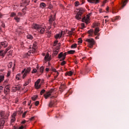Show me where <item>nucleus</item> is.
Returning a JSON list of instances; mask_svg holds the SVG:
<instances>
[{
  "instance_id": "obj_53",
  "label": "nucleus",
  "mask_w": 129,
  "mask_h": 129,
  "mask_svg": "<svg viewBox=\"0 0 129 129\" xmlns=\"http://www.w3.org/2000/svg\"><path fill=\"white\" fill-rule=\"evenodd\" d=\"M12 92H16L17 91V89H16V88L15 87H14L12 88Z\"/></svg>"
},
{
  "instance_id": "obj_5",
  "label": "nucleus",
  "mask_w": 129,
  "mask_h": 129,
  "mask_svg": "<svg viewBox=\"0 0 129 129\" xmlns=\"http://www.w3.org/2000/svg\"><path fill=\"white\" fill-rule=\"evenodd\" d=\"M90 16L87 15L86 17H84L82 18V21L86 24H89V21H90Z\"/></svg>"
},
{
  "instance_id": "obj_20",
  "label": "nucleus",
  "mask_w": 129,
  "mask_h": 129,
  "mask_svg": "<svg viewBox=\"0 0 129 129\" xmlns=\"http://www.w3.org/2000/svg\"><path fill=\"white\" fill-rule=\"evenodd\" d=\"M29 4H30V0H22L23 6H28Z\"/></svg>"
},
{
  "instance_id": "obj_2",
  "label": "nucleus",
  "mask_w": 129,
  "mask_h": 129,
  "mask_svg": "<svg viewBox=\"0 0 129 129\" xmlns=\"http://www.w3.org/2000/svg\"><path fill=\"white\" fill-rule=\"evenodd\" d=\"M9 114L6 113H1L0 116L1 118H0V128H3V126L5 124V119H7L9 117Z\"/></svg>"
},
{
  "instance_id": "obj_46",
  "label": "nucleus",
  "mask_w": 129,
  "mask_h": 129,
  "mask_svg": "<svg viewBox=\"0 0 129 129\" xmlns=\"http://www.w3.org/2000/svg\"><path fill=\"white\" fill-rule=\"evenodd\" d=\"M68 54H74L75 50H69L68 51Z\"/></svg>"
},
{
  "instance_id": "obj_23",
  "label": "nucleus",
  "mask_w": 129,
  "mask_h": 129,
  "mask_svg": "<svg viewBox=\"0 0 129 129\" xmlns=\"http://www.w3.org/2000/svg\"><path fill=\"white\" fill-rule=\"evenodd\" d=\"M74 31H75V29L74 28H72V30L68 31L67 34L69 35V36H72L74 33Z\"/></svg>"
},
{
  "instance_id": "obj_38",
  "label": "nucleus",
  "mask_w": 129,
  "mask_h": 129,
  "mask_svg": "<svg viewBox=\"0 0 129 129\" xmlns=\"http://www.w3.org/2000/svg\"><path fill=\"white\" fill-rule=\"evenodd\" d=\"M104 18L105 19H106H106L105 20V24H106V23H108V22H109V20L108 19V16H104Z\"/></svg>"
},
{
  "instance_id": "obj_17",
  "label": "nucleus",
  "mask_w": 129,
  "mask_h": 129,
  "mask_svg": "<svg viewBox=\"0 0 129 129\" xmlns=\"http://www.w3.org/2000/svg\"><path fill=\"white\" fill-rule=\"evenodd\" d=\"M46 29L45 27H41L40 29L38 31L40 34L42 35V34H44L45 33V30Z\"/></svg>"
},
{
  "instance_id": "obj_51",
  "label": "nucleus",
  "mask_w": 129,
  "mask_h": 129,
  "mask_svg": "<svg viewBox=\"0 0 129 129\" xmlns=\"http://www.w3.org/2000/svg\"><path fill=\"white\" fill-rule=\"evenodd\" d=\"M79 2L77 1L76 2H75V7H78V6H79Z\"/></svg>"
},
{
  "instance_id": "obj_28",
  "label": "nucleus",
  "mask_w": 129,
  "mask_h": 129,
  "mask_svg": "<svg viewBox=\"0 0 129 129\" xmlns=\"http://www.w3.org/2000/svg\"><path fill=\"white\" fill-rule=\"evenodd\" d=\"M39 7L41 9H44V8H46V4H45L44 3H40Z\"/></svg>"
},
{
  "instance_id": "obj_62",
  "label": "nucleus",
  "mask_w": 129,
  "mask_h": 129,
  "mask_svg": "<svg viewBox=\"0 0 129 129\" xmlns=\"http://www.w3.org/2000/svg\"><path fill=\"white\" fill-rule=\"evenodd\" d=\"M10 49H11V48H10V47H8L7 48H6V49L5 50V53H7V52H8L9 51V50H10Z\"/></svg>"
},
{
  "instance_id": "obj_64",
  "label": "nucleus",
  "mask_w": 129,
  "mask_h": 129,
  "mask_svg": "<svg viewBox=\"0 0 129 129\" xmlns=\"http://www.w3.org/2000/svg\"><path fill=\"white\" fill-rule=\"evenodd\" d=\"M24 128H25V127L22 125V126L19 127V129H24Z\"/></svg>"
},
{
  "instance_id": "obj_32",
  "label": "nucleus",
  "mask_w": 129,
  "mask_h": 129,
  "mask_svg": "<svg viewBox=\"0 0 129 129\" xmlns=\"http://www.w3.org/2000/svg\"><path fill=\"white\" fill-rule=\"evenodd\" d=\"M73 74V73L72 72V71H69L66 73V75H68V76H72Z\"/></svg>"
},
{
  "instance_id": "obj_41",
  "label": "nucleus",
  "mask_w": 129,
  "mask_h": 129,
  "mask_svg": "<svg viewBox=\"0 0 129 129\" xmlns=\"http://www.w3.org/2000/svg\"><path fill=\"white\" fill-rule=\"evenodd\" d=\"M16 14L15 12H12L10 14L11 18H13V17H16Z\"/></svg>"
},
{
  "instance_id": "obj_7",
  "label": "nucleus",
  "mask_w": 129,
  "mask_h": 129,
  "mask_svg": "<svg viewBox=\"0 0 129 129\" xmlns=\"http://www.w3.org/2000/svg\"><path fill=\"white\" fill-rule=\"evenodd\" d=\"M41 27H42L41 25H39L37 24H33L32 25V29H35L36 31H39L41 29Z\"/></svg>"
},
{
  "instance_id": "obj_15",
  "label": "nucleus",
  "mask_w": 129,
  "mask_h": 129,
  "mask_svg": "<svg viewBox=\"0 0 129 129\" xmlns=\"http://www.w3.org/2000/svg\"><path fill=\"white\" fill-rule=\"evenodd\" d=\"M45 61H51V56L49 55V53H46V55L44 57Z\"/></svg>"
},
{
  "instance_id": "obj_36",
  "label": "nucleus",
  "mask_w": 129,
  "mask_h": 129,
  "mask_svg": "<svg viewBox=\"0 0 129 129\" xmlns=\"http://www.w3.org/2000/svg\"><path fill=\"white\" fill-rule=\"evenodd\" d=\"M5 53L4 52V50H0V56L5 57Z\"/></svg>"
},
{
  "instance_id": "obj_52",
  "label": "nucleus",
  "mask_w": 129,
  "mask_h": 129,
  "mask_svg": "<svg viewBox=\"0 0 129 129\" xmlns=\"http://www.w3.org/2000/svg\"><path fill=\"white\" fill-rule=\"evenodd\" d=\"M21 27L17 29V31L19 34H21L22 33V31L21 30Z\"/></svg>"
},
{
  "instance_id": "obj_37",
  "label": "nucleus",
  "mask_w": 129,
  "mask_h": 129,
  "mask_svg": "<svg viewBox=\"0 0 129 129\" xmlns=\"http://www.w3.org/2000/svg\"><path fill=\"white\" fill-rule=\"evenodd\" d=\"M21 74H18L16 76V80H20V77H21Z\"/></svg>"
},
{
  "instance_id": "obj_6",
  "label": "nucleus",
  "mask_w": 129,
  "mask_h": 129,
  "mask_svg": "<svg viewBox=\"0 0 129 129\" xmlns=\"http://www.w3.org/2000/svg\"><path fill=\"white\" fill-rule=\"evenodd\" d=\"M60 50V46H57L56 47L53 48V56H57L58 55V53H59V51Z\"/></svg>"
},
{
  "instance_id": "obj_44",
  "label": "nucleus",
  "mask_w": 129,
  "mask_h": 129,
  "mask_svg": "<svg viewBox=\"0 0 129 129\" xmlns=\"http://www.w3.org/2000/svg\"><path fill=\"white\" fill-rule=\"evenodd\" d=\"M48 38H50L51 37V35H52V32L51 31L47 32Z\"/></svg>"
},
{
  "instance_id": "obj_55",
  "label": "nucleus",
  "mask_w": 129,
  "mask_h": 129,
  "mask_svg": "<svg viewBox=\"0 0 129 129\" xmlns=\"http://www.w3.org/2000/svg\"><path fill=\"white\" fill-rule=\"evenodd\" d=\"M51 71L53 72H55V73H57L58 72V71H57L56 70V69H55V68H52V69H51Z\"/></svg>"
},
{
  "instance_id": "obj_39",
  "label": "nucleus",
  "mask_w": 129,
  "mask_h": 129,
  "mask_svg": "<svg viewBox=\"0 0 129 129\" xmlns=\"http://www.w3.org/2000/svg\"><path fill=\"white\" fill-rule=\"evenodd\" d=\"M10 90H7L6 89H4V93L5 95H8V94H9V93L10 92Z\"/></svg>"
},
{
  "instance_id": "obj_45",
  "label": "nucleus",
  "mask_w": 129,
  "mask_h": 129,
  "mask_svg": "<svg viewBox=\"0 0 129 129\" xmlns=\"http://www.w3.org/2000/svg\"><path fill=\"white\" fill-rule=\"evenodd\" d=\"M10 85H7L5 86V89H6L7 90H9V91H11V90L10 89Z\"/></svg>"
},
{
  "instance_id": "obj_11",
  "label": "nucleus",
  "mask_w": 129,
  "mask_h": 129,
  "mask_svg": "<svg viewBox=\"0 0 129 129\" xmlns=\"http://www.w3.org/2000/svg\"><path fill=\"white\" fill-rule=\"evenodd\" d=\"M41 82V79H38L37 80V81L35 83V88L36 89H39V88H41V85H39V83Z\"/></svg>"
},
{
  "instance_id": "obj_48",
  "label": "nucleus",
  "mask_w": 129,
  "mask_h": 129,
  "mask_svg": "<svg viewBox=\"0 0 129 129\" xmlns=\"http://www.w3.org/2000/svg\"><path fill=\"white\" fill-rule=\"evenodd\" d=\"M81 29L82 30H83V29H84V28H85V24L84 23H82V24H81Z\"/></svg>"
},
{
  "instance_id": "obj_60",
  "label": "nucleus",
  "mask_w": 129,
  "mask_h": 129,
  "mask_svg": "<svg viewBox=\"0 0 129 129\" xmlns=\"http://www.w3.org/2000/svg\"><path fill=\"white\" fill-rule=\"evenodd\" d=\"M58 76H59V72L56 73V75L54 76V79H56Z\"/></svg>"
},
{
  "instance_id": "obj_56",
  "label": "nucleus",
  "mask_w": 129,
  "mask_h": 129,
  "mask_svg": "<svg viewBox=\"0 0 129 129\" xmlns=\"http://www.w3.org/2000/svg\"><path fill=\"white\" fill-rule=\"evenodd\" d=\"M40 103V102L38 101H36L35 102V106H38V105H39V104Z\"/></svg>"
},
{
  "instance_id": "obj_19",
  "label": "nucleus",
  "mask_w": 129,
  "mask_h": 129,
  "mask_svg": "<svg viewBox=\"0 0 129 129\" xmlns=\"http://www.w3.org/2000/svg\"><path fill=\"white\" fill-rule=\"evenodd\" d=\"M66 84H62L60 85V86L59 87L60 91H61V92H63V91H64V90L66 89Z\"/></svg>"
},
{
  "instance_id": "obj_4",
  "label": "nucleus",
  "mask_w": 129,
  "mask_h": 129,
  "mask_svg": "<svg viewBox=\"0 0 129 129\" xmlns=\"http://www.w3.org/2000/svg\"><path fill=\"white\" fill-rule=\"evenodd\" d=\"M86 42H88V47L89 48H93V45L95 44V41L93 38L87 39Z\"/></svg>"
},
{
  "instance_id": "obj_63",
  "label": "nucleus",
  "mask_w": 129,
  "mask_h": 129,
  "mask_svg": "<svg viewBox=\"0 0 129 129\" xmlns=\"http://www.w3.org/2000/svg\"><path fill=\"white\" fill-rule=\"evenodd\" d=\"M78 43H82V39L79 38Z\"/></svg>"
},
{
  "instance_id": "obj_25",
  "label": "nucleus",
  "mask_w": 129,
  "mask_h": 129,
  "mask_svg": "<svg viewBox=\"0 0 129 129\" xmlns=\"http://www.w3.org/2000/svg\"><path fill=\"white\" fill-rule=\"evenodd\" d=\"M126 4H127V0H123L122 3V9H123L125 6H126Z\"/></svg>"
},
{
  "instance_id": "obj_33",
  "label": "nucleus",
  "mask_w": 129,
  "mask_h": 129,
  "mask_svg": "<svg viewBox=\"0 0 129 129\" xmlns=\"http://www.w3.org/2000/svg\"><path fill=\"white\" fill-rule=\"evenodd\" d=\"M4 80H5V76H0V83H2Z\"/></svg>"
},
{
  "instance_id": "obj_42",
  "label": "nucleus",
  "mask_w": 129,
  "mask_h": 129,
  "mask_svg": "<svg viewBox=\"0 0 129 129\" xmlns=\"http://www.w3.org/2000/svg\"><path fill=\"white\" fill-rule=\"evenodd\" d=\"M99 26V23H95L93 24V28H95V27H98Z\"/></svg>"
},
{
  "instance_id": "obj_61",
  "label": "nucleus",
  "mask_w": 129,
  "mask_h": 129,
  "mask_svg": "<svg viewBox=\"0 0 129 129\" xmlns=\"http://www.w3.org/2000/svg\"><path fill=\"white\" fill-rule=\"evenodd\" d=\"M19 102V99L18 98H16L15 99V103H18Z\"/></svg>"
},
{
  "instance_id": "obj_54",
  "label": "nucleus",
  "mask_w": 129,
  "mask_h": 129,
  "mask_svg": "<svg viewBox=\"0 0 129 129\" xmlns=\"http://www.w3.org/2000/svg\"><path fill=\"white\" fill-rule=\"evenodd\" d=\"M37 69H33V70L32 71V73L34 74V73H37Z\"/></svg>"
},
{
  "instance_id": "obj_21",
  "label": "nucleus",
  "mask_w": 129,
  "mask_h": 129,
  "mask_svg": "<svg viewBox=\"0 0 129 129\" xmlns=\"http://www.w3.org/2000/svg\"><path fill=\"white\" fill-rule=\"evenodd\" d=\"M44 97L45 99H48L50 96H51V94L48 92H47L45 94H44Z\"/></svg>"
},
{
  "instance_id": "obj_50",
  "label": "nucleus",
  "mask_w": 129,
  "mask_h": 129,
  "mask_svg": "<svg viewBox=\"0 0 129 129\" xmlns=\"http://www.w3.org/2000/svg\"><path fill=\"white\" fill-rule=\"evenodd\" d=\"M12 67H13V62H9L8 64L9 68H12Z\"/></svg>"
},
{
  "instance_id": "obj_34",
  "label": "nucleus",
  "mask_w": 129,
  "mask_h": 129,
  "mask_svg": "<svg viewBox=\"0 0 129 129\" xmlns=\"http://www.w3.org/2000/svg\"><path fill=\"white\" fill-rule=\"evenodd\" d=\"M27 39H29V40H33V35H32L31 34H28L27 36Z\"/></svg>"
},
{
  "instance_id": "obj_31",
  "label": "nucleus",
  "mask_w": 129,
  "mask_h": 129,
  "mask_svg": "<svg viewBox=\"0 0 129 129\" xmlns=\"http://www.w3.org/2000/svg\"><path fill=\"white\" fill-rule=\"evenodd\" d=\"M17 112H18L19 113H23V108H18L17 109Z\"/></svg>"
},
{
  "instance_id": "obj_24",
  "label": "nucleus",
  "mask_w": 129,
  "mask_h": 129,
  "mask_svg": "<svg viewBox=\"0 0 129 129\" xmlns=\"http://www.w3.org/2000/svg\"><path fill=\"white\" fill-rule=\"evenodd\" d=\"M16 120V113H13L11 116V122H14Z\"/></svg>"
},
{
  "instance_id": "obj_49",
  "label": "nucleus",
  "mask_w": 129,
  "mask_h": 129,
  "mask_svg": "<svg viewBox=\"0 0 129 129\" xmlns=\"http://www.w3.org/2000/svg\"><path fill=\"white\" fill-rule=\"evenodd\" d=\"M46 90H45V89H43L42 90H41L40 91V95H43V94H44V93H45Z\"/></svg>"
},
{
  "instance_id": "obj_22",
  "label": "nucleus",
  "mask_w": 129,
  "mask_h": 129,
  "mask_svg": "<svg viewBox=\"0 0 129 129\" xmlns=\"http://www.w3.org/2000/svg\"><path fill=\"white\" fill-rule=\"evenodd\" d=\"M88 34H89V37H92V35H93V33H94V30L93 29H90L88 31Z\"/></svg>"
},
{
  "instance_id": "obj_27",
  "label": "nucleus",
  "mask_w": 129,
  "mask_h": 129,
  "mask_svg": "<svg viewBox=\"0 0 129 129\" xmlns=\"http://www.w3.org/2000/svg\"><path fill=\"white\" fill-rule=\"evenodd\" d=\"M15 89L18 91L19 90H21V88H22V85H18L17 86H15Z\"/></svg>"
},
{
  "instance_id": "obj_3",
  "label": "nucleus",
  "mask_w": 129,
  "mask_h": 129,
  "mask_svg": "<svg viewBox=\"0 0 129 129\" xmlns=\"http://www.w3.org/2000/svg\"><path fill=\"white\" fill-rule=\"evenodd\" d=\"M77 14L75 16V18L77 20H81L82 18V15L85 12V9L84 8H80L78 9H77Z\"/></svg>"
},
{
  "instance_id": "obj_40",
  "label": "nucleus",
  "mask_w": 129,
  "mask_h": 129,
  "mask_svg": "<svg viewBox=\"0 0 129 129\" xmlns=\"http://www.w3.org/2000/svg\"><path fill=\"white\" fill-rule=\"evenodd\" d=\"M37 98H38V96H34L31 98L32 100H33V101H35V100H37Z\"/></svg>"
},
{
  "instance_id": "obj_35",
  "label": "nucleus",
  "mask_w": 129,
  "mask_h": 129,
  "mask_svg": "<svg viewBox=\"0 0 129 129\" xmlns=\"http://www.w3.org/2000/svg\"><path fill=\"white\" fill-rule=\"evenodd\" d=\"M71 48L72 49H75V48H77V44L75 43V44H72V45H71Z\"/></svg>"
},
{
  "instance_id": "obj_9",
  "label": "nucleus",
  "mask_w": 129,
  "mask_h": 129,
  "mask_svg": "<svg viewBox=\"0 0 129 129\" xmlns=\"http://www.w3.org/2000/svg\"><path fill=\"white\" fill-rule=\"evenodd\" d=\"M32 48V51L30 50L28 52V53H30V54H31V53H34V52H35V51H36V50L37 49V42H35L33 43Z\"/></svg>"
},
{
  "instance_id": "obj_59",
  "label": "nucleus",
  "mask_w": 129,
  "mask_h": 129,
  "mask_svg": "<svg viewBox=\"0 0 129 129\" xmlns=\"http://www.w3.org/2000/svg\"><path fill=\"white\" fill-rule=\"evenodd\" d=\"M54 91V89H51L48 92H49L50 94Z\"/></svg>"
},
{
  "instance_id": "obj_30",
  "label": "nucleus",
  "mask_w": 129,
  "mask_h": 129,
  "mask_svg": "<svg viewBox=\"0 0 129 129\" xmlns=\"http://www.w3.org/2000/svg\"><path fill=\"white\" fill-rule=\"evenodd\" d=\"M22 74H23V76H22V79H25L26 76H28V74H27V73L24 72V73H23Z\"/></svg>"
},
{
  "instance_id": "obj_29",
  "label": "nucleus",
  "mask_w": 129,
  "mask_h": 129,
  "mask_svg": "<svg viewBox=\"0 0 129 129\" xmlns=\"http://www.w3.org/2000/svg\"><path fill=\"white\" fill-rule=\"evenodd\" d=\"M119 20V16H116L112 19V22H115V21H117Z\"/></svg>"
},
{
  "instance_id": "obj_1",
  "label": "nucleus",
  "mask_w": 129,
  "mask_h": 129,
  "mask_svg": "<svg viewBox=\"0 0 129 129\" xmlns=\"http://www.w3.org/2000/svg\"><path fill=\"white\" fill-rule=\"evenodd\" d=\"M67 55V52L63 53V52H61L58 55V56H57L58 59H60V61H62L60 63V65L61 66H64V65L66 64V61H64V60H65V59L66 58Z\"/></svg>"
},
{
  "instance_id": "obj_26",
  "label": "nucleus",
  "mask_w": 129,
  "mask_h": 129,
  "mask_svg": "<svg viewBox=\"0 0 129 129\" xmlns=\"http://www.w3.org/2000/svg\"><path fill=\"white\" fill-rule=\"evenodd\" d=\"M30 82H31V78H29L27 81L25 83L24 86H27L30 84Z\"/></svg>"
},
{
  "instance_id": "obj_10",
  "label": "nucleus",
  "mask_w": 129,
  "mask_h": 129,
  "mask_svg": "<svg viewBox=\"0 0 129 129\" xmlns=\"http://www.w3.org/2000/svg\"><path fill=\"white\" fill-rule=\"evenodd\" d=\"M55 20H56V17H55V16L51 15L49 17V20H48L49 23L50 25H52V23H53V22H54V21H55Z\"/></svg>"
},
{
  "instance_id": "obj_13",
  "label": "nucleus",
  "mask_w": 129,
  "mask_h": 129,
  "mask_svg": "<svg viewBox=\"0 0 129 129\" xmlns=\"http://www.w3.org/2000/svg\"><path fill=\"white\" fill-rule=\"evenodd\" d=\"M0 46V48H2V47L3 48H7V47H8V42L6 41L2 42L1 43Z\"/></svg>"
},
{
  "instance_id": "obj_47",
  "label": "nucleus",
  "mask_w": 129,
  "mask_h": 129,
  "mask_svg": "<svg viewBox=\"0 0 129 129\" xmlns=\"http://www.w3.org/2000/svg\"><path fill=\"white\" fill-rule=\"evenodd\" d=\"M14 20H15V21H16V22H17V23H19V22H20V18H18V17H16L14 18Z\"/></svg>"
},
{
  "instance_id": "obj_16",
  "label": "nucleus",
  "mask_w": 129,
  "mask_h": 129,
  "mask_svg": "<svg viewBox=\"0 0 129 129\" xmlns=\"http://www.w3.org/2000/svg\"><path fill=\"white\" fill-rule=\"evenodd\" d=\"M62 35H63V31H61L60 33L55 35V39H58V38H61L62 37Z\"/></svg>"
},
{
  "instance_id": "obj_8",
  "label": "nucleus",
  "mask_w": 129,
  "mask_h": 129,
  "mask_svg": "<svg viewBox=\"0 0 129 129\" xmlns=\"http://www.w3.org/2000/svg\"><path fill=\"white\" fill-rule=\"evenodd\" d=\"M55 105H57V100H53L52 101H50L49 102V104L48 105V106L49 107H53V106H55Z\"/></svg>"
},
{
  "instance_id": "obj_58",
  "label": "nucleus",
  "mask_w": 129,
  "mask_h": 129,
  "mask_svg": "<svg viewBox=\"0 0 129 129\" xmlns=\"http://www.w3.org/2000/svg\"><path fill=\"white\" fill-rule=\"evenodd\" d=\"M10 75H11V72L10 71H8V73H7V77H9L10 76Z\"/></svg>"
},
{
  "instance_id": "obj_57",
  "label": "nucleus",
  "mask_w": 129,
  "mask_h": 129,
  "mask_svg": "<svg viewBox=\"0 0 129 129\" xmlns=\"http://www.w3.org/2000/svg\"><path fill=\"white\" fill-rule=\"evenodd\" d=\"M57 43H58V40H55L53 43V46H56V45H57Z\"/></svg>"
},
{
  "instance_id": "obj_18",
  "label": "nucleus",
  "mask_w": 129,
  "mask_h": 129,
  "mask_svg": "<svg viewBox=\"0 0 129 129\" xmlns=\"http://www.w3.org/2000/svg\"><path fill=\"white\" fill-rule=\"evenodd\" d=\"M99 32V27H96L95 28V31H94V35L95 36H99V33H98Z\"/></svg>"
},
{
  "instance_id": "obj_12",
  "label": "nucleus",
  "mask_w": 129,
  "mask_h": 129,
  "mask_svg": "<svg viewBox=\"0 0 129 129\" xmlns=\"http://www.w3.org/2000/svg\"><path fill=\"white\" fill-rule=\"evenodd\" d=\"M27 73V74H30V72H31V67H28L26 69H24L22 72L21 74L23 73Z\"/></svg>"
},
{
  "instance_id": "obj_14",
  "label": "nucleus",
  "mask_w": 129,
  "mask_h": 129,
  "mask_svg": "<svg viewBox=\"0 0 129 129\" xmlns=\"http://www.w3.org/2000/svg\"><path fill=\"white\" fill-rule=\"evenodd\" d=\"M99 1L100 0H87V2L90 3V4H95L96 5L99 4Z\"/></svg>"
},
{
  "instance_id": "obj_43",
  "label": "nucleus",
  "mask_w": 129,
  "mask_h": 129,
  "mask_svg": "<svg viewBox=\"0 0 129 129\" xmlns=\"http://www.w3.org/2000/svg\"><path fill=\"white\" fill-rule=\"evenodd\" d=\"M39 72L43 73L44 72V67H41L39 69Z\"/></svg>"
}]
</instances>
